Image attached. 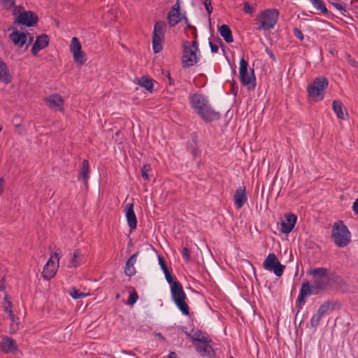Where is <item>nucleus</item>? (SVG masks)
Here are the masks:
<instances>
[{
    "mask_svg": "<svg viewBox=\"0 0 358 358\" xmlns=\"http://www.w3.org/2000/svg\"><path fill=\"white\" fill-rule=\"evenodd\" d=\"M89 162L87 159H84L82 162L81 171L78 177L79 180H82L85 184L87 183L89 178Z\"/></svg>",
    "mask_w": 358,
    "mask_h": 358,
    "instance_id": "30",
    "label": "nucleus"
},
{
    "mask_svg": "<svg viewBox=\"0 0 358 358\" xmlns=\"http://www.w3.org/2000/svg\"><path fill=\"white\" fill-rule=\"evenodd\" d=\"M352 210L356 215H358V198L355 199L352 204Z\"/></svg>",
    "mask_w": 358,
    "mask_h": 358,
    "instance_id": "48",
    "label": "nucleus"
},
{
    "mask_svg": "<svg viewBox=\"0 0 358 358\" xmlns=\"http://www.w3.org/2000/svg\"><path fill=\"white\" fill-rule=\"evenodd\" d=\"M184 19H185V23H187V21H188L187 18V17H184Z\"/></svg>",
    "mask_w": 358,
    "mask_h": 358,
    "instance_id": "55",
    "label": "nucleus"
},
{
    "mask_svg": "<svg viewBox=\"0 0 358 358\" xmlns=\"http://www.w3.org/2000/svg\"><path fill=\"white\" fill-rule=\"evenodd\" d=\"M44 102L48 108L55 112H63L64 110V100L62 96L58 94H50L43 99Z\"/></svg>",
    "mask_w": 358,
    "mask_h": 358,
    "instance_id": "13",
    "label": "nucleus"
},
{
    "mask_svg": "<svg viewBox=\"0 0 358 358\" xmlns=\"http://www.w3.org/2000/svg\"><path fill=\"white\" fill-rule=\"evenodd\" d=\"M167 358H178V355H177V354H176V352H171L169 354V355H168Z\"/></svg>",
    "mask_w": 358,
    "mask_h": 358,
    "instance_id": "53",
    "label": "nucleus"
},
{
    "mask_svg": "<svg viewBox=\"0 0 358 358\" xmlns=\"http://www.w3.org/2000/svg\"><path fill=\"white\" fill-rule=\"evenodd\" d=\"M1 350L6 354L15 353L17 351L16 341L8 336L3 337L1 343Z\"/></svg>",
    "mask_w": 358,
    "mask_h": 358,
    "instance_id": "20",
    "label": "nucleus"
},
{
    "mask_svg": "<svg viewBox=\"0 0 358 358\" xmlns=\"http://www.w3.org/2000/svg\"><path fill=\"white\" fill-rule=\"evenodd\" d=\"M204 7L208 13L210 15L213 12V6L211 5V1L210 0H205L203 2Z\"/></svg>",
    "mask_w": 358,
    "mask_h": 358,
    "instance_id": "43",
    "label": "nucleus"
},
{
    "mask_svg": "<svg viewBox=\"0 0 358 358\" xmlns=\"http://www.w3.org/2000/svg\"><path fill=\"white\" fill-rule=\"evenodd\" d=\"M151 171V166L150 164H145L141 169V176L145 180H149L148 172Z\"/></svg>",
    "mask_w": 358,
    "mask_h": 358,
    "instance_id": "36",
    "label": "nucleus"
},
{
    "mask_svg": "<svg viewBox=\"0 0 358 358\" xmlns=\"http://www.w3.org/2000/svg\"><path fill=\"white\" fill-rule=\"evenodd\" d=\"M211 343L212 339L209 337L200 343H195L194 346L201 356L212 358L215 355V352Z\"/></svg>",
    "mask_w": 358,
    "mask_h": 358,
    "instance_id": "14",
    "label": "nucleus"
},
{
    "mask_svg": "<svg viewBox=\"0 0 358 358\" xmlns=\"http://www.w3.org/2000/svg\"><path fill=\"white\" fill-rule=\"evenodd\" d=\"M167 25L164 21H158L154 25L152 32V49L155 53L161 52L163 49L165 33Z\"/></svg>",
    "mask_w": 358,
    "mask_h": 358,
    "instance_id": "9",
    "label": "nucleus"
},
{
    "mask_svg": "<svg viewBox=\"0 0 358 358\" xmlns=\"http://www.w3.org/2000/svg\"><path fill=\"white\" fill-rule=\"evenodd\" d=\"M240 81L243 86H247L249 90H252L256 87V77L253 69H248V63L244 56L239 63Z\"/></svg>",
    "mask_w": 358,
    "mask_h": 358,
    "instance_id": "8",
    "label": "nucleus"
},
{
    "mask_svg": "<svg viewBox=\"0 0 358 358\" xmlns=\"http://www.w3.org/2000/svg\"><path fill=\"white\" fill-rule=\"evenodd\" d=\"M158 259H159V264L160 265V267L162 268V270L164 271H166L168 269L166 265V263L163 259V257H162L161 256H159L158 257Z\"/></svg>",
    "mask_w": 358,
    "mask_h": 358,
    "instance_id": "44",
    "label": "nucleus"
},
{
    "mask_svg": "<svg viewBox=\"0 0 358 358\" xmlns=\"http://www.w3.org/2000/svg\"><path fill=\"white\" fill-rule=\"evenodd\" d=\"M279 17V11L275 8H268L260 12L256 20L259 23V29L266 31L273 29Z\"/></svg>",
    "mask_w": 358,
    "mask_h": 358,
    "instance_id": "7",
    "label": "nucleus"
},
{
    "mask_svg": "<svg viewBox=\"0 0 358 358\" xmlns=\"http://www.w3.org/2000/svg\"><path fill=\"white\" fill-rule=\"evenodd\" d=\"M310 1L313 6L322 13L326 14L328 13V10L322 0H310Z\"/></svg>",
    "mask_w": 358,
    "mask_h": 358,
    "instance_id": "32",
    "label": "nucleus"
},
{
    "mask_svg": "<svg viewBox=\"0 0 358 358\" xmlns=\"http://www.w3.org/2000/svg\"><path fill=\"white\" fill-rule=\"evenodd\" d=\"M332 107L338 118L345 120L346 117H348V113L340 101L334 100L332 103Z\"/></svg>",
    "mask_w": 358,
    "mask_h": 358,
    "instance_id": "26",
    "label": "nucleus"
},
{
    "mask_svg": "<svg viewBox=\"0 0 358 358\" xmlns=\"http://www.w3.org/2000/svg\"><path fill=\"white\" fill-rule=\"evenodd\" d=\"M297 217L293 213H287L285 215V219L281 222L280 231L283 234H288L294 229L296 222Z\"/></svg>",
    "mask_w": 358,
    "mask_h": 358,
    "instance_id": "17",
    "label": "nucleus"
},
{
    "mask_svg": "<svg viewBox=\"0 0 358 358\" xmlns=\"http://www.w3.org/2000/svg\"><path fill=\"white\" fill-rule=\"evenodd\" d=\"M37 15L32 11H24L18 15L16 18L19 24L26 25L27 27H32L38 22Z\"/></svg>",
    "mask_w": 358,
    "mask_h": 358,
    "instance_id": "15",
    "label": "nucleus"
},
{
    "mask_svg": "<svg viewBox=\"0 0 358 358\" xmlns=\"http://www.w3.org/2000/svg\"><path fill=\"white\" fill-rule=\"evenodd\" d=\"M166 281L171 285L175 281H173V278L171 274L169 275L166 277Z\"/></svg>",
    "mask_w": 358,
    "mask_h": 358,
    "instance_id": "51",
    "label": "nucleus"
},
{
    "mask_svg": "<svg viewBox=\"0 0 358 358\" xmlns=\"http://www.w3.org/2000/svg\"><path fill=\"white\" fill-rule=\"evenodd\" d=\"M263 266L266 270L273 271L274 274L280 277L285 268V266L280 264L278 257L274 253H269L266 257Z\"/></svg>",
    "mask_w": 358,
    "mask_h": 358,
    "instance_id": "11",
    "label": "nucleus"
},
{
    "mask_svg": "<svg viewBox=\"0 0 358 358\" xmlns=\"http://www.w3.org/2000/svg\"><path fill=\"white\" fill-rule=\"evenodd\" d=\"M321 318L322 317L317 313L314 314L310 319L311 327L314 329H316L319 326Z\"/></svg>",
    "mask_w": 358,
    "mask_h": 358,
    "instance_id": "37",
    "label": "nucleus"
},
{
    "mask_svg": "<svg viewBox=\"0 0 358 358\" xmlns=\"http://www.w3.org/2000/svg\"><path fill=\"white\" fill-rule=\"evenodd\" d=\"M163 273H164V274L165 275V278L171 274L170 272L169 271V269H167L166 271H164Z\"/></svg>",
    "mask_w": 358,
    "mask_h": 358,
    "instance_id": "54",
    "label": "nucleus"
},
{
    "mask_svg": "<svg viewBox=\"0 0 358 358\" xmlns=\"http://www.w3.org/2000/svg\"><path fill=\"white\" fill-rule=\"evenodd\" d=\"M189 152L194 159H196L201 155V150L199 149L195 142L190 145Z\"/></svg>",
    "mask_w": 358,
    "mask_h": 358,
    "instance_id": "34",
    "label": "nucleus"
},
{
    "mask_svg": "<svg viewBox=\"0 0 358 358\" xmlns=\"http://www.w3.org/2000/svg\"><path fill=\"white\" fill-rule=\"evenodd\" d=\"M185 333L189 338H190L194 345L195 343H200L210 337L206 333L199 329H192L189 333L187 331H185Z\"/></svg>",
    "mask_w": 358,
    "mask_h": 358,
    "instance_id": "23",
    "label": "nucleus"
},
{
    "mask_svg": "<svg viewBox=\"0 0 358 358\" xmlns=\"http://www.w3.org/2000/svg\"><path fill=\"white\" fill-rule=\"evenodd\" d=\"M209 45L213 53H217L218 51V45L213 43L212 41L209 42Z\"/></svg>",
    "mask_w": 358,
    "mask_h": 358,
    "instance_id": "45",
    "label": "nucleus"
},
{
    "mask_svg": "<svg viewBox=\"0 0 358 358\" xmlns=\"http://www.w3.org/2000/svg\"><path fill=\"white\" fill-rule=\"evenodd\" d=\"M0 2L6 9H10L15 4L13 0H0Z\"/></svg>",
    "mask_w": 358,
    "mask_h": 358,
    "instance_id": "41",
    "label": "nucleus"
},
{
    "mask_svg": "<svg viewBox=\"0 0 358 358\" xmlns=\"http://www.w3.org/2000/svg\"><path fill=\"white\" fill-rule=\"evenodd\" d=\"M69 50L76 63L83 65L86 62L87 57L85 56V53L82 50L81 43L78 38H72Z\"/></svg>",
    "mask_w": 358,
    "mask_h": 358,
    "instance_id": "12",
    "label": "nucleus"
},
{
    "mask_svg": "<svg viewBox=\"0 0 358 358\" xmlns=\"http://www.w3.org/2000/svg\"><path fill=\"white\" fill-rule=\"evenodd\" d=\"M350 232L343 221L339 220L332 226L331 238L334 244L339 248L347 246L350 242Z\"/></svg>",
    "mask_w": 358,
    "mask_h": 358,
    "instance_id": "5",
    "label": "nucleus"
},
{
    "mask_svg": "<svg viewBox=\"0 0 358 358\" xmlns=\"http://www.w3.org/2000/svg\"><path fill=\"white\" fill-rule=\"evenodd\" d=\"M3 188H4V180L3 178H0V196L3 192Z\"/></svg>",
    "mask_w": 358,
    "mask_h": 358,
    "instance_id": "50",
    "label": "nucleus"
},
{
    "mask_svg": "<svg viewBox=\"0 0 358 358\" xmlns=\"http://www.w3.org/2000/svg\"><path fill=\"white\" fill-rule=\"evenodd\" d=\"M266 52L269 55V57L273 59V61H274V62L276 61L275 57L271 50H269L268 48H266Z\"/></svg>",
    "mask_w": 358,
    "mask_h": 358,
    "instance_id": "49",
    "label": "nucleus"
},
{
    "mask_svg": "<svg viewBox=\"0 0 358 358\" xmlns=\"http://www.w3.org/2000/svg\"><path fill=\"white\" fill-rule=\"evenodd\" d=\"M219 32L222 37L227 43H231L234 41L232 32L229 27L227 24H222L218 28Z\"/></svg>",
    "mask_w": 358,
    "mask_h": 358,
    "instance_id": "28",
    "label": "nucleus"
},
{
    "mask_svg": "<svg viewBox=\"0 0 358 358\" xmlns=\"http://www.w3.org/2000/svg\"><path fill=\"white\" fill-rule=\"evenodd\" d=\"M180 10V1L177 0L176 3L171 8L167 15V20L170 27H175L179 22L181 21L182 17Z\"/></svg>",
    "mask_w": 358,
    "mask_h": 358,
    "instance_id": "16",
    "label": "nucleus"
},
{
    "mask_svg": "<svg viewBox=\"0 0 358 358\" xmlns=\"http://www.w3.org/2000/svg\"><path fill=\"white\" fill-rule=\"evenodd\" d=\"M200 57L201 54L196 40L183 42L181 60L182 68L187 69L194 66L200 61Z\"/></svg>",
    "mask_w": 358,
    "mask_h": 358,
    "instance_id": "3",
    "label": "nucleus"
},
{
    "mask_svg": "<svg viewBox=\"0 0 358 358\" xmlns=\"http://www.w3.org/2000/svg\"><path fill=\"white\" fill-rule=\"evenodd\" d=\"M248 200L246 196V189L244 185L240 186L234 194V201L235 206L240 209L241 208Z\"/></svg>",
    "mask_w": 358,
    "mask_h": 358,
    "instance_id": "18",
    "label": "nucleus"
},
{
    "mask_svg": "<svg viewBox=\"0 0 358 358\" xmlns=\"http://www.w3.org/2000/svg\"><path fill=\"white\" fill-rule=\"evenodd\" d=\"M345 60L347 61L349 65L354 68L358 69V62H357L354 58H352L350 55H345Z\"/></svg>",
    "mask_w": 358,
    "mask_h": 358,
    "instance_id": "39",
    "label": "nucleus"
},
{
    "mask_svg": "<svg viewBox=\"0 0 358 358\" xmlns=\"http://www.w3.org/2000/svg\"><path fill=\"white\" fill-rule=\"evenodd\" d=\"M189 101L191 107L206 122L218 120L220 118V113L213 110L206 96L197 93L192 94L189 95Z\"/></svg>",
    "mask_w": 358,
    "mask_h": 358,
    "instance_id": "2",
    "label": "nucleus"
},
{
    "mask_svg": "<svg viewBox=\"0 0 358 358\" xmlns=\"http://www.w3.org/2000/svg\"><path fill=\"white\" fill-rule=\"evenodd\" d=\"M357 38H358V34H357Z\"/></svg>",
    "mask_w": 358,
    "mask_h": 358,
    "instance_id": "57",
    "label": "nucleus"
},
{
    "mask_svg": "<svg viewBox=\"0 0 358 358\" xmlns=\"http://www.w3.org/2000/svg\"><path fill=\"white\" fill-rule=\"evenodd\" d=\"M69 294L74 299H78L84 298V297H85L87 295V294H85L80 292L78 289H77L76 288H73L71 290Z\"/></svg>",
    "mask_w": 358,
    "mask_h": 358,
    "instance_id": "35",
    "label": "nucleus"
},
{
    "mask_svg": "<svg viewBox=\"0 0 358 358\" xmlns=\"http://www.w3.org/2000/svg\"><path fill=\"white\" fill-rule=\"evenodd\" d=\"M59 259L58 252H54L50 255L43 267L42 275L44 279L49 280L55 275L59 266Z\"/></svg>",
    "mask_w": 358,
    "mask_h": 358,
    "instance_id": "10",
    "label": "nucleus"
},
{
    "mask_svg": "<svg viewBox=\"0 0 358 358\" xmlns=\"http://www.w3.org/2000/svg\"><path fill=\"white\" fill-rule=\"evenodd\" d=\"M168 79H169V85H174V80L171 77V75L169 72L166 73V76Z\"/></svg>",
    "mask_w": 358,
    "mask_h": 358,
    "instance_id": "52",
    "label": "nucleus"
},
{
    "mask_svg": "<svg viewBox=\"0 0 358 358\" xmlns=\"http://www.w3.org/2000/svg\"><path fill=\"white\" fill-rule=\"evenodd\" d=\"M13 306L12 303L7 300V296L5 297V304H4V310L6 313H8L10 319L13 320L14 313L12 310Z\"/></svg>",
    "mask_w": 358,
    "mask_h": 358,
    "instance_id": "33",
    "label": "nucleus"
},
{
    "mask_svg": "<svg viewBox=\"0 0 358 358\" xmlns=\"http://www.w3.org/2000/svg\"><path fill=\"white\" fill-rule=\"evenodd\" d=\"M181 255L182 258L187 263H189L191 259L190 252L187 247H184L182 250Z\"/></svg>",
    "mask_w": 358,
    "mask_h": 358,
    "instance_id": "40",
    "label": "nucleus"
},
{
    "mask_svg": "<svg viewBox=\"0 0 358 358\" xmlns=\"http://www.w3.org/2000/svg\"><path fill=\"white\" fill-rule=\"evenodd\" d=\"M9 38L15 45L22 48L27 42V34L15 30L9 34Z\"/></svg>",
    "mask_w": 358,
    "mask_h": 358,
    "instance_id": "22",
    "label": "nucleus"
},
{
    "mask_svg": "<svg viewBox=\"0 0 358 358\" xmlns=\"http://www.w3.org/2000/svg\"><path fill=\"white\" fill-rule=\"evenodd\" d=\"M244 11L246 13H252L253 12V8L248 3H245L244 5Z\"/></svg>",
    "mask_w": 358,
    "mask_h": 358,
    "instance_id": "46",
    "label": "nucleus"
},
{
    "mask_svg": "<svg viewBox=\"0 0 358 358\" xmlns=\"http://www.w3.org/2000/svg\"><path fill=\"white\" fill-rule=\"evenodd\" d=\"M12 77L9 73V69L7 64L0 57V81L5 84H8L11 82Z\"/></svg>",
    "mask_w": 358,
    "mask_h": 358,
    "instance_id": "24",
    "label": "nucleus"
},
{
    "mask_svg": "<svg viewBox=\"0 0 358 358\" xmlns=\"http://www.w3.org/2000/svg\"><path fill=\"white\" fill-rule=\"evenodd\" d=\"M333 6L338 10L341 11V13H343V12H346V10L338 3H334Z\"/></svg>",
    "mask_w": 358,
    "mask_h": 358,
    "instance_id": "47",
    "label": "nucleus"
},
{
    "mask_svg": "<svg viewBox=\"0 0 358 358\" xmlns=\"http://www.w3.org/2000/svg\"><path fill=\"white\" fill-rule=\"evenodd\" d=\"M293 34L300 41L303 40V38H304L303 34L299 28L294 27L293 29Z\"/></svg>",
    "mask_w": 358,
    "mask_h": 358,
    "instance_id": "42",
    "label": "nucleus"
},
{
    "mask_svg": "<svg viewBox=\"0 0 358 358\" xmlns=\"http://www.w3.org/2000/svg\"><path fill=\"white\" fill-rule=\"evenodd\" d=\"M138 255V252L134 253L127 259L126 262L124 267V273L127 276L131 277L136 274V268H134V266L136 262Z\"/></svg>",
    "mask_w": 358,
    "mask_h": 358,
    "instance_id": "25",
    "label": "nucleus"
},
{
    "mask_svg": "<svg viewBox=\"0 0 358 358\" xmlns=\"http://www.w3.org/2000/svg\"><path fill=\"white\" fill-rule=\"evenodd\" d=\"M49 43V38L46 34H42L37 37L33 45L31 52L33 55H36L38 52L45 48Z\"/></svg>",
    "mask_w": 358,
    "mask_h": 358,
    "instance_id": "21",
    "label": "nucleus"
},
{
    "mask_svg": "<svg viewBox=\"0 0 358 358\" xmlns=\"http://www.w3.org/2000/svg\"><path fill=\"white\" fill-rule=\"evenodd\" d=\"M138 296L136 292H131L127 300V304L133 306L138 300Z\"/></svg>",
    "mask_w": 358,
    "mask_h": 358,
    "instance_id": "38",
    "label": "nucleus"
},
{
    "mask_svg": "<svg viewBox=\"0 0 358 358\" xmlns=\"http://www.w3.org/2000/svg\"><path fill=\"white\" fill-rule=\"evenodd\" d=\"M329 80L323 76L316 77L307 87L308 96L315 102L322 101L324 97L325 90L328 87Z\"/></svg>",
    "mask_w": 358,
    "mask_h": 358,
    "instance_id": "4",
    "label": "nucleus"
},
{
    "mask_svg": "<svg viewBox=\"0 0 358 358\" xmlns=\"http://www.w3.org/2000/svg\"><path fill=\"white\" fill-rule=\"evenodd\" d=\"M228 358H235V357H234L233 356H230V357H228Z\"/></svg>",
    "mask_w": 358,
    "mask_h": 358,
    "instance_id": "56",
    "label": "nucleus"
},
{
    "mask_svg": "<svg viewBox=\"0 0 358 358\" xmlns=\"http://www.w3.org/2000/svg\"><path fill=\"white\" fill-rule=\"evenodd\" d=\"M336 305V303L335 302L326 301L319 307L316 313L322 317L324 315L328 313L329 310H334L335 309Z\"/></svg>",
    "mask_w": 358,
    "mask_h": 358,
    "instance_id": "29",
    "label": "nucleus"
},
{
    "mask_svg": "<svg viewBox=\"0 0 358 358\" xmlns=\"http://www.w3.org/2000/svg\"><path fill=\"white\" fill-rule=\"evenodd\" d=\"M329 271V270L324 267L313 268L307 271L313 279V283L310 284L308 280L303 282L296 300V308H298V311L301 308V303H306L305 298L319 294L329 289L334 273H330Z\"/></svg>",
    "mask_w": 358,
    "mask_h": 358,
    "instance_id": "1",
    "label": "nucleus"
},
{
    "mask_svg": "<svg viewBox=\"0 0 358 358\" xmlns=\"http://www.w3.org/2000/svg\"><path fill=\"white\" fill-rule=\"evenodd\" d=\"M138 84L145 87L147 90L151 91L153 88V83L152 79H149L147 77H141L138 80Z\"/></svg>",
    "mask_w": 358,
    "mask_h": 358,
    "instance_id": "31",
    "label": "nucleus"
},
{
    "mask_svg": "<svg viewBox=\"0 0 358 358\" xmlns=\"http://www.w3.org/2000/svg\"><path fill=\"white\" fill-rule=\"evenodd\" d=\"M85 262L84 255L82 254L80 250H76L73 254L70 261L69 267L77 268L82 265Z\"/></svg>",
    "mask_w": 358,
    "mask_h": 358,
    "instance_id": "27",
    "label": "nucleus"
},
{
    "mask_svg": "<svg viewBox=\"0 0 358 358\" xmlns=\"http://www.w3.org/2000/svg\"><path fill=\"white\" fill-rule=\"evenodd\" d=\"M171 294L172 300L181 313L185 315H189V308L185 301L187 296L180 282L176 281L171 285Z\"/></svg>",
    "mask_w": 358,
    "mask_h": 358,
    "instance_id": "6",
    "label": "nucleus"
},
{
    "mask_svg": "<svg viewBox=\"0 0 358 358\" xmlns=\"http://www.w3.org/2000/svg\"><path fill=\"white\" fill-rule=\"evenodd\" d=\"M125 215L129 227L131 229H134L137 226V219L134 210V203H128L125 205L124 210Z\"/></svg>",
    "mask_w": 358,
    "mask_h": 358,
    "instance_id": "19",
    "label": "nucleus"
}]
</instances>
